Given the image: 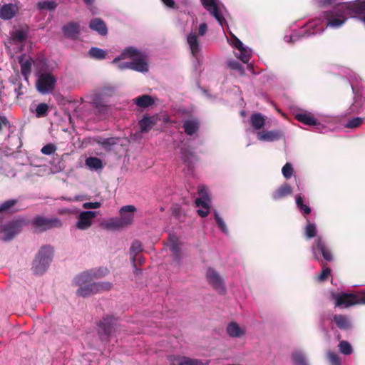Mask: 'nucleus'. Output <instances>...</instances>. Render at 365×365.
I'll list each match as a JSON object with an SVG mask.
<instances>
[{"mask_svg":"<svg viewBox=\"0 0 365 365\" xmlns=\"http://www.w3.org/2000/svg\"><path fill=\"white\" fill-rule=\"evenodd\" d=\"M311 250L313 258L319 262L323 261L321 259V256H322L323 259L327 262H331L334 259L331 249L321 236H318L315 239L311 247Z\"/></svg>","mask_w":365,"mask_h":365,"instance_id":"obj_6","label":"nucleus"},{"mask_svg":"<svg viewBox=\"0 0 365 365\" xmlns=\"http://www.w3.org/2000/svg\"><path fill=\"white\" fill-rule=\"evenodd\" d=\"M195 205L200 209L197 210V214L202 217H207L210 210V199L198 197L195 200Z\"/></svg>","mask_w":365,"mask_h":365,"instance_id":"obj_18","label":"nucleus"},{"mask_svg":"<svg viewBox=\"0 0 365 365\" xmlns=\"http://www.w3.org/2000/svg\"><path fill=\"white\" fill-rule=\"evenodd\" d=\"M201 1L204 8L222 26L225 19L219 10L217 0H201Z\"/></svg>","mask_w":365,"mask_h":365,"instance_id":"obj_12","label":"nucleus"},{"mask_svg":"<svg viewBox=\"0 0 365 365\" xmlns=\"http://www.w3.org/2000/svg\"><path fill=\"white\" fill-rule=\"evenodd\" d=\"M227 332L230 337L237 338L245 334V329L241 328L237 323L232 322L227 325Z\"/></svg>","mask_w":365,"mask_h":365,"instance_id":"obj_26","label":"nucleus"},{"mask_svg":"<svg viewBox=\"0 0 365 365\" xmlns=\"http://www.w3.org/2000/svg\"><path fill=\"white\" fill-rule=\"evenodd\" d=\"M62 31L67 38L76 40L80 34V26L78 23L69 22L62 27Z\"/></svg>","mask_w":365,"mask_h":365,"instance_id":"obj_15","label":"nucleus"},{"mask_svg":"<svg viewBox=\"0 0 365 365\" xmlns=\"http://www.w3.org/2000/svg\"><path fill=\"white\" fill-rule=\"evenodd\" d=\"M57 82L56 77L50 72L41 73L38 75L36 82L38 91L42 94L52 93Z\"/></svg>","mask_w":365,"mask_h":365,"instance_id":"obj_7","label":"nucleus"},{"mask_svg":"<svg viewBox=\"0 0 365 365\" xmlns=\"http://www.w3.org/2000/svg\"><path fill=\"white\" fill-rule=\"evenodd\" d=\"M339 348L340 352L344 355H350L353 352V349L347 341H341L339 344Z\"/></svg>","mask_w":365,"mask_h":365,"instance_id":"obj_46","label":"nucleus"},{"mask_svg":"<svg viewBox=\"0 0 365 365\" xmlns=\"http://www.w3.org/2000/svg\"><path fill=\"white\" fill-rule=\"evenodd\" d=\"M12 38L16 41L23 42L26 39L27 35L25 31L17 30L12 34Z\"/></svg>","mask_w":365,"mask_h":365,"instance_id":"obj_52","label":"nucleus"},{"mask_svg":"<svg viewBox=\"0 0 365 365\" xmlns=\"http://www.w3.org/2000/svg\"><path fill=\"white\" fill-rule=\"evenodd\" d=\"M279 130H262L257 133V139L262 141L272 142L279 140L282 137Z\"/></svg>","mask_w":365,"mask_h":365,"instance_id":"obj_17","label":"nucleus"},{"mask_svg":"<svg viewBox=\"0 0 365 365\" xmlns=\"http://www.w3.org/2000/svg\"><path fill=\"white\" fill-rule=\"evenodd\" d=\"M142 244L138 240H134L130 248V256L133 265L136 268L137 256L142 252Z\"/></svg>","mask_w":365,"mask_h":365,"instance_id":"obj_29","label":"nucleus"},{"mask_svg":"<svg viewBox=\"0 0 365 365\" xmlns=\"http://www.w3.org/2000/svg\"><path fill=\"white\" fill-rule=\"evenodd\" d=\"M95 142L101 145L106 150H110L111 147L115 145L119 142V138L115 137L103 138L97 137L94 139Z\"/></svg>","mask_w":365,"mask_h":365,"instance_id":"obj_28","label":"nucleus"},{"mask_svg":"<svg viewBox=\"0 0 365 365\" xmlns=\"http://www.w3.org/2000/svg\"><path fill=\"white\" fill-rule=\"evenodd\" d=\"M333 322L341 330H349L352 327V324L349 317L344 314H334L333 316Z\"/></svg>","mask_w":365,"mask_h":365,"instance_id":"obj_21","label":"nucleus"},{"mask_svg":"<svg viewBox=\"0 0 365 365\" xmlns=\"http://www.w3.org/2000/svg\"><path fill=\"white\" fill-rule=\"evenodd\" d=\"M182 160L185 164L190 167L195 160V155L187 148L181 149Z\"/></svg>","mask_w":365,"mask_h":365,"instance_id":"obj_36","label":"nucleus"},{"mask_svg":"<svg viewBox=\"0 0 365 365\" xmlns=\"http://www.w3.org/2000/svg\"><path fill=\"white\" fill-rule=\"evenodd\" d=\"M208 283L220 294H225L226 289L221 276L214 269L208 268L206 273Z\"/></svg>","mask_w":365,"mask_h":365,"instance_id":"obj_9","label":"nucleus"},{"mask_svg":"<svg viewBox=\"0 0 365 365\" xmlns=\"http://www.w3.org/2000/svg\"><path fill=\"white\" fill-rule=\"evenodd\" d=\"M86 164L90 168L98 170L103 168L102 160L96 157H89L86 160Z\"/></svg>","mask_w":365,"mask_h":365,"instance_id":"obj_38","label":"nucleus"},{"mask_svg":"<svg viewBox=\"0 0 365 365\" xmlns=\"http://www.w3.org/2000/svg\"><path fill=\"white\" fill-rule=\"evenodd\" d=\"M215 219L216 220V222L219 227V228L223 232H227V227L224 222V220L220 217L218 213L217 212H215Z\"/></svg>","mask_w":365,"mask_h":365,"instance_id":"obj_57","label":"nucleus"},{"mask_svg":"<svg viewBox=\"0 0 365 365\" xmlns=\"http://www.w3.org/2000/svg\"><path fill=\"white\" fill-rule=\"evenodd\" d=\"M321 265L322 266V270L317 275V279L319 282H324L328 279L329 277L331 274V269L327 267L326 264L321 261Z\"/></svg>","mask_w":365,"mask_h":365,"instance_id":"obj_39","label":"nucleus"},{"mask_svg":"<svg viewBox=\"0 0 365 365\" xmlns=\"http://www.w3.org/2000/svg\"><path fill=\"white\" fill-rule=\"evenodd\" d=\"M23 85L21 82H17V87L15 88V93H16L17 98H19L21 95L24 94L23 92Z\"/></svg>","mask_w":365,"mask_h":365,"instance_id":"obj_62","label":"nucleus"},{"mask_svg":"<svg viewBox=\"0 0 365 365\" xmlns=\"http://www.w3.org/2000/svg\"><path fill=\"white\" fill-rule=\"evenodd\" d=\"M364 99L359 93H355L354 102L349 107V113H359L362 108Z\"/></svg>","mask_w":365,"mask_h":365,"instance_id":"obj_33","label":"nucleus"},{"mask_svg":"<svg viewBox=\"0 0 365 365\" xmlns=\"http://www.w3.org/2000/svg\"><path fill=\"white\" fill-rule=\"evenodd\" d=\"M351 11L355 14L365 13V0L357 1L351 4Z\"/></svg>","mask_w":365,"mask_h":365,"instance_id":"obj_43","label":"nucleus"},{"mask_svg":"<svg viewBox=\"0 0 365 365\" xmlns=\"http://www.w3.org/2000/svg\"><path fill=\"white\" fill-rule=\"evenodd\" d=\"M30 224L36 232H43L51 229L61 228L63 226V222L58 217L47 218L41 215L34 217Z\"/></svg>","mask_w":365,"mask_h":365,"instance_id":"obj_5","label":"nucleus"},{"mask_svg":"<svg viewBox=\"0 0 365 365\" xmlns=\"http://www.w3.org/2000/svg\"><path fill=\"white\" fill-rule=\"evenodd\" d=\"M295 118L300 123L307 125H316L317 124V120L310 113H301L295 115Z\"/></svg>","mask_w":365,"mask_h":365,"instance_id":"obj_34","label":"nucleus"},{"mask_svg":"<svg viewBox=\"0 0 365 365\" xmlns=\"http://www.w3.org/2000/svg\"><path fill=\"white\" fill-rule=\"evenodd\" d=\"M295 365H307L304 356L300 352H294L292 356Z\"/></svg>","mask_w":365,"mask_h":365,"instance_id":"obj_48","label":"nucleus"},{"mask_svg":"<svg viewBox=\"0 0 365 365\" xmlns=\"http://www.w3.org/2000/svg\"><path fill=\"white\" fill-rule=\"evenodd\" d=\"M79 288L76 291V294L81 297H88L91 295L96 294V289H95V285L93 283L78 285Z\"/></svg>","mask_w":365,"mask_h":365,"instance_id":"obj_27","label":"nucleus"},{"mask_svg":"<svg viewBox=\"0 0 365 365\" xmlns=\"http://www.w3.org/2000/svg\"><path fill=\"white\" fill-rule=\"evenodd\" d=\"M133 101L138 107L143 108L151 106L155 103L153 97L146 94L140 96L135 98Z\"/></svg>","mask_w":365,"mask_h":365,"instance_id":"obj_30","label":"nucleus"},{"mask_svg":"<svg viewBox=\"0 0 365 365\" xmlns=\"http://www.w3.org/2000/svg\"><path fill=\"white\" fill-rule=\"evenodd\" d=\"M163 4L170 9H175V3L174 0H161Z\"/></svg>","mask_w":365,"mask_h":365,"instance_id":"obj_64","label":"nucleus"},{"mask_svg":"<svg viewBox=\"0 0 365 365\" xmlns=\"http://www.w3.org/2000/svg\"><path fill=\"white\" fill-rule=\"evenodd\" d=\"M98 334L101 340H108L118 329L117 319L113 316H106L98 324Z\"/></svg>","mask_w":365,"mask_h":365,"instance_id":"obj_8","label":"nucleus"},{"mask_svg":"<svg viewBox=\"0 0 365 365\" xmlns=\"http://www.w3.org/2000/svg\"><path fill=\"white\" fill-rule=\"evenodd\" d=\"M197 192L200 197L210 198L205 185H200L197 188Z\"/></svg>","mask_w":365,"mask_h":365,"instance_id":"obj_59","label":"nucleus"},{"mask_svg":"<svg viewBox=\"0 0 365 365\" xmlns=\"http://www.w3.org/2000/svg\"><path fill=\"white\" fill-rule=\"evenodd\" d=\"M228 66H229L230 68H231L232 70L238 71L240 74L242 75V76L244 75V73H245V71L243 69V67H242V64H240L237 61H229Z\"/></svg>","mask_w":365,"mask_h":365,"instance_id":"obj_54","label":"nucleus"},{"mask_svg":"<svg viewBox=\"0 0 365 365\" xmlns=\"http://www.w3.org/2000/svg\"><path fill=\"white\" fill-rule=\"evenodd\" d=\"M19 63L21 65V74L27 79L31 73L32 59L24 58V56H21L19 58Z\"/></svg>","mask_w":365,"mask_h":365,"instance_id":"obj_32","label":"nucleus"},{"mask_svg":"<svg viewBox=\"0 0 365 365\" xmlns=\"http://www.w3.org/2000/svg\"><path fill=\"white\" fill-rule=\"evenodd\" d=\"M28 223L25 220L19 219L6 224L3 230L4 234V240L6 241L12 240L21 232L22 227Z\"/></svg>","mask_w":365,"mask_h":365,"instance_id":"obj_10","label":"nucleus"},{"mask_svg":"<svg viewBox=\"0 0 365 365\" xmlns=\"http://www.w3.org/2000/svg\"><path fill=\"white\" fill-rule=\"evenodd\" d=\"M170 249L175 255V258L179 259L181 256V248L180 247L178 237L174 235L169 237Z\"/></svg>","mask_w":365,"mask_h":365,"instance_id":"obj_35","label":"nucleus"},{"mask_svg":"<svg viewBox=\"0 0 365 365\" xmlns=\"http://www.w3.org/2000/svg\"><path fill=\"white\" fill-rule=\"evenodd\" d=\"M118 67L121 69H130L132 70V61L130 62H121L118 63Z\"/></svg>","mask_w":365,"mask_h":365,"instance_id":"obj_61","label":"nucleus"},{"mask_svg":"<svg viewBox=\"0 0 365 365\" xmlns=\"http://www.w3.org/2000/svg\"><path fill=\"white\" fill-rule=\"evenodd\" d=\"M207 31V25L205 23H202L199 26L198 34L200 36H204Z\"/></svg>","mask_w":365,"mask_h":365,"instance_id":"obj_63","label":"nucleus"},{"mask_svg":"<svg viewBox=\"0 0 365 365\" xmlns=\"http://www.w3.org/2000/svg\"><path fill=\"white\" fill-rule=\"evenodd\" d=\"M186 357L184 356L170 355L168 361L170 365H185Z\"/></svg>","mask_w":365,"mask_h":365,"instance_id":"obj_45","label":"nucleus"},{"mask_svg":"<svg viewBox=\"0 0 365 365\" xmlns=\"http://www.w3.org/2000/svg\"><path fill=\"white\" fill-rule=\"evenodd\" d=\"M132 59V70L138 72H147L148 71V65L146 62V56L137 48L130 46L125 48L121 53L120 56L116 57L112 61L116 63L122 59Z\"/></svg>","mask_w":365,"mask_h":365,"instance_id":"obj_2","label":"nucleus"},{"mask_svg":"<svg viewBox=\"0 0 365 365\" xmlns=\"http://www.w3.org/2000/svg\"><path fill=\"white\" fill-rule=\"evenodd\" d=\"M335 307L348 308L356 304H365V292L333 293Z\"/></svg>","mask_w":365,"mask_h":365,"instance_id":"obj_4","label":"nucleus"},{"mask_svg":"<svg viewBox=\"0 0 365 365\" xmlns=\"http://www.w3.org/2000/svg\"><path fill=\"white\" fill-rule=\"evenodd\" d=\"M96 217V212L93 211H83L80 213L76 222V227L79 230H87L92 225L93 220Z\"/></svg>","mask_w":365,"mask_h":365,"instance_id":"obj_13","label":"nucleus"},{"mask_svg":"<svg viewBox=\"0 0 365 365\" xmlns=\"http://www.w3.org/2000/svg\"><path fill=\"white\" fill-rule=\"evenodd\" d=\"M160 118L158 115H153L152 116L145 115L138 122V125L141 133H148L154 125H155Z\"/></svg>","mask_w":365,"mask_h":365,"instance_id":"obj_14","label":"nucleus"},{"mask_svg":"<svg viewBox=\"0 0 365 365\" xmlns=\"http://www.w3.org/2000/svg\"><path fill=\"white\" fill-rule=\"evenodd\" d=\"M328 358L331 365H341V361L338 354L334 352H329Z\"/></svg>","mask_w":365,"mask_h":365,"instance_id":"obj_56","label":"nucleus"},{"mask_svg":"<svg viewBox=\"0 0 365 365\" xmlns=\"http://www.w3.org/2000/svg\"><path fill=\"white\" fill-rule=\"evenodd\" d=\"M10 123L8 119L5 116L0 115V132L2 130L3 128H9Z\"/></svg>","mask_w":365,"mask_h":365,"instance_id":"obj_60","label":"nucleus"},{"mask_svg":"<svg viewBox=\"0 0 365 365\" xmlns=\"http://www.w3.org/2000/svg\"><path fill=\"white\" fill-rule=\"evenodd\" d=\"M54 253V248L51 245L42 246L37 252L33 263L32 269L36 274H42L49 267Z\"/></svg>","mask_w":365,"mask_h":365,"instance_id":"obj_3","label":"nucleus"},{"mask_svg":"<svg viewBox=\"0 0 365 365\" xmlns=\"http://www.w3.org/2000/svg\"><path fill=\"white\" fill-rule=\"evenodd\" d=\"M305 235L309 239L314 237L317 235V228L314 224L308 222L305 227Z\"/></svg>","mask_w":365,"mask_h":365,"instance_id":"obj_49","label":"nucleus"},{"mask_svg":"<svg viewBox=\"0 0 365 365\" xmlns=\"http://www.w3.org/2000/svg\"><path fill=\"white\" fill-rule=\"evenodd\" d=\"M292 193V187L288 183H284L272 192V197L274 200H278L290 195Z\"/></svg>","mask_w":365,"mask_h":365,"instance_id":"obj_24","label":"nucleus"},{"mask_svg":"<svg viewBox=\"0 0 365 365\" xmlns=\"http://www.w3.org/2000/svg\"><path fill=\"white\" fill-rule=\"evenodd\" d=\"M88 54L90 57L98 60L104 59L107 56L106 51L98 47H92L89 50Z\"/></svg>","mask_w":365,"mask_h":365,"instance_id":"obj_37","label":"nucleus"},{"mask_svg":"<svg viewBox=\"0 0 365 365\" xmlns=\"http://www.w3.org/2000/svg\"><path fill=\"white\" fill-rule=\"evenodd\" d=\"M18 12V8L12 4H5L0 8V19H11Z\"/></svg>","mask_w":365,"mask_h":365,"instance_id":"obj_19","label":"nucleus"},{"mask_svg":"<svg viewBox=\"0 0 365 365\" xmlns=\"http://www.w3.org/2000/svg\"><path fill=\"white\" fill-rule=\"evenodd\" d=\"M56 150V146L54 144L48 143L44 145L41 151L44 155H51Z\"/></svg>","mask_w":365,"mask_h":365,"instance_id":"obj_55","label":"nucleus"},{"mask_svg":"<svg viewBox=\"0 0 365 365\" xmlns=\"http://www.w3.org/2000/svg\"><path fill=\"white\" fill-rule=\"evenodd\" d=\"M48 106L45 103H39L36 108V116L37 118L44 117L47 115Z\"/></svg>","mask_w":365,"mask_h":365,"instance_id":"obj_47","label":"nucleus"},{"mask_svg":"<svg viewBox=\"0 0 365 365\" xmlns=\"http://www.w3.org/2000/svg\"><path fill=\"white\" fill-rule=\"evenodd\" d=\"M93 283L95 285L94 288H96L95 289H96V294L101 292L108 291L113 287L112 283H110L109 282H93Z\"/></svg>","mask_w":365,"mask_h":365,"instance_id":"obj_44","label":"nucleus"},{"mask_svg":"<svg viewBox=\"0 0 365 365\" xmlns=\"http://www.w3.org/2000/svg\"><path fill=\"white\" fill-rule=\"evenodd\" d=\"M136 208L134 205H125L120 210V220L117 222L116 226L123 227L130 225L134 219V212Z\"/></svg>","mask_w":365,"mask_h":365,"instance_id":"obj_11","label":"nucleus"},{"mask_svg":"<svg viewBox=\"0 0 365 365\" xmlns=\"http://www.w3.org/2000/svg\"><path fill=\"white\" fill-rule=\"evenodd\" d=\"M187 43L190 47L192 55L197 57L201 50L197 35L195 32H191L187 36Z\"/></svg>","mask_w":365,"mask_h":365,"instance_id":"obj_22","label":"nucleus"},{"mask_svg":"<svg viewBox=\"0 0 365 365\" xmlns=\"http://www.w3.org/2000/svg\"><path fill=\"white\" fill-rule=\"evenodd\" d=\"M319 6L337 4L331 11L324 13V17L327 21V26L337 28L341 26L346 20V16L351 11V4L339 2L340 0H315Z\"/></svg>","mask_w":365,"mask_h":365,"instance_id":"obj_1","label":"nucleus"},{"mask_svg":"<svg viewBox=\"0 0 365 365\" xmlns=\"http://www.w3.org/2000/svg\"><path fill=\"white\" fill-rule=\"evenodd\" d=\"M89 28L96 31L101 36H106L108 34V28L106 23L100 18L91 19L89 23Z\"/></svg>","mask_w":365,"mask_h":365,"instance_id":"obj_23","label":"nucleus"},{"mask_svg":"<svg viewBox=\"0 0 365 365\" xmlns=\"http://www.w3.org/2000/svg\"><path fill=\"white\" fill-rule=\"evenodd\" d=\"M363 123V118L359 117H355L347 121L346 127L347 128H356L359 127Z\"/></svg>","mask_w":365,"mask_h":365,"instance_id":"obj_50","label":"nucleus"},{"mask_svg":"<svg viewBox=\"0 0 365 365\" xmlns=\"http://www.w3.org/2000/svg\"><path fill=\"white\" fill-rule=\"evenodd\" d=\"M232 45L240 52V54L237 56V58H240L243 63H247L250 61V55L246 48L243 46L242 41L235 36Z\"/></svg>","mask_w":365,"mask_h":365,"instance_id":"obj_25","label":"nucleus"},{"mask_svg":"<svg viewBox=\"0 0 365 365\" xmlns=\"http://www.w3.org/2000/svg\"><path fill=\"white\" fill-rule=\"evenodd\" d=\"M18 202L16 199H10L0 204V213L10 211Z\"/></svg>","mask_w":365,"mask_h":365,"instance_id":"obj_40","label":"nucleus"},{"mask_svg":"<svg viewBox=\"0 0 365 365\" xmlns=\"http://www.w3.org/2000/svg\"><path fill=\"white\" fill-rule=\"evenodd\" d=\"M210 360H206L203 361L200 359H192L190 357H186L185 365H209Z\"/></svg>","mask_w":365,"mask_h":365,"instance_id":"obj_53","label":"nucleus"},{"mask_svg":"<svg viewBox=\"0 0 365 365\" xmlns=\"http://www.w3.org/2000/svg\"><path fill=\"white\" fill-rule=\"evenodd\" d=\"M296 204L304 215L311 213V208L307 205L304 204L303 199L300 195H297Z\"/></svg>","mask_w":365,"mask_h":365,"instance_id":"obj_42","label":"nucleus"},{"mask_svg":"<svg viewBox=\"0 0 365 365\" xmlns=\"http://www.w3.org/2000/svg\"><path fill=\"white\" fill-rule=\"evenodd\" d=\"M37 7L40 10L53 11L57 7V4L55 1H41L37 4Z\"/></svg>","mask_w":365,"mask_h":365,"instance_id":"obj_41","label":"nucleus"},{"mask_svg":"<svg viewBox=\"0 0 365 365\" xmlns=\"http://www.w3.org/2000/svg\"><path fill=\"white\" fill-rule=\"evenodd\" d=\"M282 173L284 178L289 179L294 173L292 165L289 163H287L282 169Z\"/></svg>","mask_w":365,"mask_h":365,"instance_id":"obj_51","label":"nucleus"},{"mask_svg":"<svg viewBox=\"0 0 365 365\" xmlns=\"http://www.w3.org/2000/svg\"><path fill=\"white\" fill-rule=\"evenodd\" d=\"M101 203L99 202H84L83 204V207L84 209H97V208H99L101 207Z\"/></svg>","mask_w":365,"mask_h":365,"instance_id":"obj_58","label":"nucleus"},{"mask_svg":"<svg viewBox=\"0 0 365 365\" xmlns=\"http://www.w3.org/2000/svg\"><path fill=\"white\" fill-rule=\"evenodd\" d=\"M182 128L187 135H192L197 133L200 128V121L197 118L185 120L183 122Z\"/></svg>","mask_w":365,"mask_h":365,"instance_id":"obj_20","label":"nucleus"},{"mask_svg":"<svg viewBox=\"0 0 365 365\" xmlns=\"http://www.w3.org/2000/svg\"><path fill=\"white\" fill-rule=\"evenodd\" d=\"M250 123L254 129L260 130L265 124V119L261 113H253L250 116Z\"/></svg>","mask_w":365,"mask_h":365,"instance_id":"obj_31","label":"nucleus"},{"mask_svg":"<svg viewBox=\"0 0 365 365\" xmlns=\"http://www.w3.org/2000/svg\"><path fill=\"white\" fill-rule=\"evenodd\" d=\"M107 273V269H105L104 274L100 275L97 273H92L86 271L81 273L74 279L75 285H83L92 283L91 281L94 277H98L105 275Z\"/></svg>","mask_w":365,"mask_h":365,"instance_id":"obj_16","label":"nucleus"}]
</instances>
